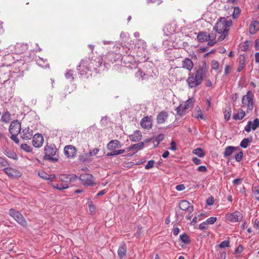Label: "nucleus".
<instances>
[{"instance_id":"obj_1","label":"nucleus","mask_w":259,"mask_h":259,"mask_svg":"<svg viewBox=\"0 0 259 259\" xmlns=\"http://www.w3.org/2000/svg\"><path fill=\"white\" fill-rule=\"evenodd\" d=\"M207 70L201 66L194 73H189L187 79V83L189 88H195L200 85L206 76Z\"/></svg>"},{"instance_id":"obj_2","label":"nucleus","mask_w":259,"mask_h":259,"mask_svg":"<svg viewBox=\"0 0 259 259\" xmlns=\"http://www.w3.org/2000/svg\"><path fill=\"white\" fill-rule=\"evenodd\" d=\"M231 19L221 18L216 23L214 29L218 34V40L223 41L228 35L229 27L232 25Z\"/></svg>"},{"instance_id":"obj_3","label":"nucleus","mask_w":259,"mask_h":259,"mask_svg":"<svg viewBox=\"0 0 259 259\" xmlns=\"http://www.w3.org/2000/svg\"><path fill=\"white\" fill-rule=\"evenodd\" d=\"M254 95L250 91H248L246 95L242 99V107L246 108L247 112L251 111L254 106Z\"/></svg>"},{"instance_id":"obj_4","label":"nucleus","mask_w":259,"mask_h":259,"mask_svg":"<svg viewBox=\"0 0 259 259\" xmlns=\"http://www.w3.org/2000/svg\"><path fill=\"white\" fill-rule=\"evenodd\" d=\"M103 61V58L101 56H98L95 57L94 59L93 58L91 60L90 58L86 59L81 62L80 66H85L89 63L88 69L93 68L96 70L102 65Z\"/></svg>"},{"instance_id":"obj_5","label":"nucleus","mask_w":259,"mask_h":259,"mask_svg":"<svg viewBox=\"0 0 259 259\" xmlns=\"http://www.w3.org/2000/svg\"><path fill=\"white\" fill-rule=\"evenodd\" d=\"M168 74L172 79L181 80L185 78L186 73L181 67H172L168 70Z\"/></svg>"},{"instance_id":"obj_6","label":"nucleus","mask_w":259,"mask_h":259,"mask_svg":"<svg viewBox=\"0 0 259 259\" xmlns=\"http://www.w3.org/2000/svg\"><path fill=\"white\" fill-rule=\"evenodd\" d=\"M56 151L57 148L55 145H46L45 147V159L51 160L54 162L57 161L58 159L53 157V156L55 155Z\"/></svg>"},{"instance_id":"obj_7","label":"nucleus","mask_w":259,"mask_h":259,"mask_svg":"<svg viewBox=\"0 0 259 259\" xmlns=\"http://www.w3.org/2000/svg\"><path fill=\"white\" fill-rule=\"evenodd\" d=\"M225 217L228 222L234 223L241 221L243 215L240 211H233L227 213Z\"/></svg>"},{"instance_id":"obj_8","label":"nucleus","mask_w":259,"mask_h":259,"mask_svg":"<svg viewBox=\"0 0 259 259\" xmlns=\"http://www.w3.org/2000/svg\"><path fill=\"white\" fill-rule=\"evenodd\" d=\"M79 180L84 186H93L95 184L93 176L89 174H82L79 177Z\"/></svg>"},{"instance_id":"obj_9","label":"nucleus","mask_w":259,"mask_h":259,"mask_svg":"<svg viewBox=\"0 0 259 259\" xmlns=\"http://www.w3.org/2000/svg\"><path fill=\"white\" fill-rule=\"evenodd\" d=\"M10 214L19 224L23 226H26L27 222L20 211H10Z\"/></svg>"},{"instance_id":"obj_10","label":"nucleus","mask_w":259,"mask_h":259,"mask_svg":"<svg viewBox=\"0 0 259 259\" xmlns=\"http://www.w3.org/2000/svg\"><path fill=\"white\" fill-rule=\"evenodd\" d=\"M4 171L9 177L12 178L20 177L22 175L19 170L10 167L5 168Z\"/></svg>"},{"instance_id":"obj_11","label":"nucleus","mask_w":259,"mask_h":259,"mask_svg":"<svg viewBox=\"0 0 259 259\" xmlns=\"http://www.w3.org/2000/svg\"><path fill=\"white\" fill-rule=\"evenodd\" d=\"M181 65L182 66L181 67L183 70L186 69L190 73L191 72L194 65L193 61L188 58L184 59L182 61Z\"/></svg>"},{"instance_id":"obj_12","label":"nucleus","mask_w":259,"mask_h":259,"mask_svg":"<svg viewBox=\"0 0 259 259\" xmlns=\"http://www.w3.org/2000/svg\"><path fill=\"white\" fill-rule=\"evenodd\" d=\"M11 134L18 135L21 131V124L18 120H14L11 122L9 127Z\"/></svg>"},{"instance_id":"obj_13","label":"nucleus","mask_w":259,"mask_h":259,"mask_svg":"<svg viewBox=\"0 0 259 259\" xmlns=\"http://www.w3.org/2000/svg\"><path fill=\"white\" fill-rule=\"evenodd\" d=\"M64 153L68 158H74L76 154V149L72 145L66 146L64 148Z\"/></svg>"},{"instance_id":"obj_14","label":"nucleus","mask_w":259,"mask_h":259,"mask_svg":"<svg viewBox=\"0 0 259 259\" xmlns=\"http://www.w3.org/2000/svg\"><path fill=\"white\" fill-rule=\"evenodd\" d=\"M44 143L43 136L40 134H37L33 136L32 145L36 148L40 147Z\"/></svg>"},{"instance_id":"obj_15","label":"nucleus","mask_w":259,"mask_h":259,"mask_svg":"<svg viewBox=\"0 0 259 259\" xmlns=\"http://www.w3.org/2000/svg\"><path fill=\"white\" fill-rule=\"evenodd\" d=\"M141 125L145 129H150L152 125L151 116H144L141 120Z\"/></svg>"},{"instance_id":"obj_16","label":"nucleus","mask_w":259,"mask_h":259,"mask_svg":"<svg viewBox=\"0 0 259 259\" xmlns=\"http://www.w3.org/2000/svg\"><path fill=\"white\" fill-rule=\"evenodd\" d=\"M59 178L61 181L64 183L63 184H68V183L73 181L77 177L74 174H62Z\"/></svg>"},{"instance_id":"obj_17","label":"nucleus","mask_w":259,"mask_h":259,"mask_svg":"<svg viewBox=\"0 0 259 259\" xmlns=\"http://www.w3.org/2000/svg\"><path fill=\"white\" fill-rule=\"evenodd\" d=\"M20 133L21 137L25 140L30 139L33 134V130L30 129L29 127L23 129L22 132Z\"/></svg>"},{"instance_id":"obj_18","label":"nucleus","mask_w":259,"mask_h":259,"mask_svg":"<svg viewBox=\"0 0 259 259\" xmlns=\"http://www.w3.org/2000/svg\"><path fill=\"white\" fill-rule=\"evenodd\" d=\"M168 117V113L165 111L160 112L157 116L156 120L158 124H163L167 120Z\"/></svg>"},{"instance_id":"obj_19","label":"nucleus","mask_w":259,"mask_h":259,"mask_svg":"<svg viewBox=\"0 0 259 259\" xmlns=\"http://www.w3.org/2000/svg\"><path fill=\"white\" fill-rule=\"evenodd\" d=\"M217 33L214 32H211L209 33H207V39L208 43L207 45L209 46H212L217 42H220L222 41H219L218 38L217 39Z\"/></svg>"},{"instance_id":"obj_20","label":"nucleus","mask_w":259,"mask_h":259,"mask_svg":"<svg viewBox=\"0 0 259 259\" xmlns=\"http://www.w3.org/2000/svg\"><path fill=\"white\" fill-rule=\"evenodd\" d=\"M179 207L181 210H191L193 209V206L187 200H182L179 203Z\"/></svg>"},{"instance_id":"obj_21","label":"nucleus","mask_w":259,"mask_h":259,"mask_svg":"<svg viewBox=\"0 0 259 259\" xmlns=\"http://www.w3.org/2000/svg\"><path fill=\"white\" fill-rule=\"evenodd\" d=\"M121 147L120 142L118 140H112L109 142L107 146V148L109 150H113L115 149H118Z\"/></svg>"},{"instance_id":"obj_22","label":"nucleus","mask_w":259,"mask_h":259,"mask_svg":"<svg viewBox=\"0 0 259 259\" xmlns=\"http://www.w3.org/2000/svg\"><path fill=\"white\" fill-rule=\"evenodd\" d=\"M238 63L239 65L237 70L239 72L243 69L246 63V59L244 55H239L238 58Z\"/></svg>"},{"instance_id":"obj_23","label":"nucleus","mask_w":259,"mask_h":259,"mask_svg":"<svg viewBox=\"0 0 259 259\" xmlns=\"http://www.w3.org/2000/svg\"><path fill=\"white\" fill-rule=\"evenodd\" d=\"M259 29V22L257 21H253L249 27V31L251 34H255Z\"/></svg>"},{"instance_id":"obj_24","label":"nucleus","mask_w":259,"mask_h":259,"mask_svg":"<svg viewBox=\"0 0 259 259\" xmlns=\"http://www.w3.org/2000/svg\"><path fill=\"white\" fill-rule=\"evenodd\" d=\"M142 138V133L139 130H136L130 136V139L132 142H138Z\"/></svg>"},{"instance_id":"obj_25","label":"nucleus","mask_w":259,"mask_h":259,"mask_svg":"<svg viewBox=\"0 0 259 259\" xmlns=\"http://www.w3.org/2000/svg\"><path fill=\"white\" fill-rule=\"evenodd\" d=\"M118 255L120 259H122L125 256L126 253V246L124 243H122L118 249Z\"/></svg>"},{"instance_id":"obj_26","label":"nucleus","mask_w":259,"mask_h":259,"mask_svg":"<svg viewBox=\"0 0 259 259\" xmlns=\"http://www.w3.org/2000/svg\"><path fill=\"white\" fill-rule=\"evenodd\" d=\"M176 31L175 27L172 26L171 24H167L163 28V31L166 35H169L173 34Z\"/></svg>"},{"instance_id":"obj_27","label":"nucleus","mask_w":259,"mask_h":259,"mask_svg":"<svg viewBox=\"0 0 259 259\" xmlns=\"http://www.w3.org/2000/svg\"><path fill=\"white\" fill-rule=\"evenodd\" d=\"M245 115V112L241 109H238L237 113L235 114L233 118L234 120H241Z\"/></svg>"},{"instance_id":"obj_28","label":"nucleus","mask_w":259,"mask_h":259,"mask_svg":"<svg viewBox=\"0 0 259 259\" xmlns=\"http://www.w3.org/2000/svg\"><path fill=\"white\" fill-rule=\"evenodd\" d=\"M237 149L233 146L227 147L224 152V157L227 158L230 156Z\"/></svg>"},{"instance_id":"obj_29","label":"nucleus","mask_w":259,"mask_h":259,"mask_svg":"<svg viewBox=\"0 0 259 259\" xmlns=\"http://www.w3.org/2000/svg\"><path fill=\"white\" fill-rule=\"evenodd\" d=\"M197 38L200 42L207 41V33L206 32H200L198 33Z\"/></svg>"},{"instance_id":"obj_30","label":"nucleus","mask_w":259,"mask_h":259,"mask_svg":"<svg viewBox=\"0 0 259 259\" xmlns=\"http://www.w3.org/2000/svg\"><path fill=\"white\" fill-rule=\"evenodd\" d=\"M252 137H248L247 138H245L242 140L240 143V146L243 148H246L248 145L252 142Z\"/></svg>"},{"instance_id":"obj_31","label":"nucleus","mask_w":259,"mask_h":259,"mask_svg":"<svg viewBox=\"0 0 259 259\" xmlns=\"http://www.w3.org/2000/svg\"><path fill=\"white\" fill-rule=\"evenodd\" d=\"M53 187L57 190H62L63 189H65L68 188V184H63L61 183L60 184H58L57 183H53L52 184Z\"/></svg>"},{"instance_id":"obj_32","label":"nucleus","mask_w":259,"mask_h":259,"mask_svg":"<svg viewBox=\"0 0 259 259\" xmlns=\"http://www.w3.org/2000/svg\"><path fill=\"white\" fill-rule=\"evenodd\" d=\"M195 102L193 98L189 99L184 104H183L184 110H187L189 108L192 107Z\"/></svg>"},{"instance_id":"obj_33","label":"nucleus","mask_w":259,"mask_h":259,"mask_svg":"<svg viewBox=\"0 0 259 259\" xmlns=\"http://www.w3.org/2000/svg\"><path fill=\"white\" fill-rule=\"evenodd\" d=\"M11 120V114L8 111L4 112L2 117L1 120L3 122L8 123Z\"/></svg>"},{"instance_id":"obj_34","label":"nucleus","mask_w":259,"mask_h":259,"mask_svg":"<svg viewBox=\"0 0 259 259\" xmlns=\"http://www.w3.org/2000/svg\"><path fill=\"white\" fill-rule=\"evenodd\" d=\"M144 143L143 142H139L138 143L133 145L128 148L129 150H141L144 148Z\"/></svg>"},{"instance_id":"obj_35","label":"nucleus","mask_w":259,"mask_h":259,"mask_svg":"<svg viewBox=\"0 0 259 259\" xmlns=\"http://www.w3.org/2000/svg\"><path fill=\"white\" fill-rule=\"evenodd\" d=\"M193 153L197 155L200 157H203L205 156V153L200 148H197L193 150Z\"/></svg>"},{"instance_id":"obj_36","label":"nucleus","mask_w":259,"mask_h":259,"mask_svg":"<svg viewBox=\"0 0 259 259\" xmlns=\"http://www.w3.org/2000/svg\"><path fill=\"white\" fill-rule=\"evenodd\" d=\"M231 112L232 110L230 107H228L227 108L225 109V111L224 112V117L227 121H228L230 119L231 115Z\"/></svg>"},{"instance_id":"obj_37","label":"nucleus","mask_w":259,"mask_h":259,"mask_svg":"<svg viewBox=\"0 0 259 259\" xmlns=\"http://www.w3.org/2000/svg\"><path fill=\"white\" fill-rule=\"evenodd\" d=\"M180 240L186 244H188L190 242L189 236L186 234L181 235L180 236Z\"/></svg>"},{"instance_id":"obj_38","label":"nucleus","mask_w":259,"mask_h":259,"mask_svg":"<svg viewBox=\"0 0 259 259\" xmlns=\"http://www.w3.org/2000/svg\"><path fill=\"white\" fill-rule=\"evenodd\" d=\"M193 116L196 118L203 119V114L201 109L199 108L196 109L193 113Z\"/></svg>"},{"instance_id":"obj_39","label":"nucleus","mask_w":259,"mask_h":259,"mask_svg":"<svg viewBox=\"0 0 259 259\" xmlns=\"http://www.w3.org/2000/svg\"><path fill=\"white\" fill-rule=\"evenodd\" d=\"M176 110L178 114L180 115V116L183 115L186 111V110H184L183 104H181L179 107H178L176 109Z\"/></svg>"},{"instance_id":"obj_40","label":"nucleus","mask_w":259,"mask_h":259,"mask_svg":"<svg viewBox=\"0 0 259 259\" xmlns=\"http://www.w3.org/2000/svg\"><path fill=\"white\" fill-rule=\"evenodd\" d=\"M240 12H241V10L239 7H235L234 9L233 17L234 19L237 18L240 15Z\"/></svg>"},{"instance_id":"obj_41","label":"nucleus","mask_w":259,"mask_h":259,"mask_svg":"<svg viewBox=\"0 0 259 259\" xmlns=\"http://www.w3.org/2000/svg\"><path fill=\"white\" fill-rule=\"evenodd\" d=\"M8 157L14 159L17 158L16 154L13 152L7 151L5 153Z\"/></svg>"},{"instance_id":"obj_42","label":"nucleus","mask_w":259,"mask_h":259,"mask_svg":"<svg viewBox=\"0 0 259 259\" xmlns=\"http://www.w3.org/2000/svg\"><path fill=\"white\" fill-rule=\"evenodd\" d=\"M257 127H259V120L257 118H255L253 122H252L251 129L255 130Z\"/></svg>"},{"instance_id":"obj_43","label":"nucleus","mask_w":259,"mask_h":259,"mask_svg":"<svg viewBox=\"0 0 259 259\" xmlns=\"http://www.w3.org/2000/svg\"><path fill=\"white\" fill-rule=\"evenodd\" d=\"M229 246H230V241L229 240H225V241L222 242L219 244V247L221 248L229 247Z\"/></svg>"},{"instance_id":"obj_44","label":"nucleus","mask_w":259,"mask_h":259,"mask_svg":"<svg viewBox=\"0 0 259 259\" xmlns=\"http://www.w3.org/2000/svg\"><path fill=\"white\" fill-rule=\"evenodd\" d=\"M9 165L7 161L3 157H0V168Z\"/></svg>"},{"instance_id":"obj_45","label":"nucleus","mask_w":259,"mask_h":259,"mask_svg":"<svg viewBox=\"0 0 259 259\" xmlns=\"http://www.w3.org/2000/svg\"><path fill=\"white\" fill-rule=\"evenodd\" d=\"M217 221V218L212 217L206 220L205 221L208 225H212L213 224Z\"/></svg>"},{"instance_id":"obj_46","label":"nucleus","mask_w":259,"mask_h":259,"mask_svg":"<svg viewBox=\"0 0 259 259\" xmlns=\"http://www.w3.org/2000/svg\"><path fill=\"white\" fill-rule=\"evenodd\" d=\"M155 163L154 160H149L147 164L145 165V168L146 169H149L152 168L154 166V164Z\"/></svg>"},{"instance_id":"obj_47","label":"nucleus","mask_w":259,"mask_h":259,"mask_svg":"<svg viewBox=\"0 0 259 259\" xmlns=\"http://www.w3.org/2000/svg\"><path fill=\"white\" fill-rule=\"evenodd\" d=\"M21 148L26 152H30L32 150L31 147L26 144H23L21 145Z\"/></svg>"},{"instance_id":"obj_48","label":"nucleus","mask_w":259,"mask_h":259,"mask_svg":"<svg viewBox=\"0 0 259 259\" xmlns=\"http://www.w3.org/2000/svg\"><path fill=\"white\" fill-rule=\"evenodd\" d=\"M243 155V153L242 151H240L239 153H238L237 154H236L235 156V158L236 160L238 162L240 161L242 159Z\"/></svg>"},{"instance_id":"obj_49","label":"nucleus","mask_w":259,"mask_h":259,"mask_svg":"<svg viewBox=\"0 0 259 259\" xmlns=\"http://www.w3.org/2000/svg\"><path fill=\"white\" fill-rule=\"evenodd\" d=\"M208 225L205 222H204L200 224L199 226V229L201 230H204L208 229Z\"/></svg>"},{"instance_id":"obj_50","label":"nucleus","mask_w":259,"mask_h":259,"mask_svg":"<svg viewBox=\"0 0 259 259\" xmlns=\"http://www.w3.org/2000/svg\"><path fill=\"white\" fill-rule=\"evenodd\" d=\"M212 68L215 70L219 68V63L218 61L213 60L211 62Z\"/></svg>"},{"instance_id":"obj_51","label":"nucleus","mask_w":259,"mask_h":259,"mask_svg":"<svg viewBox=\"0 0 259 259\" xmlns=\"http://www.w3.org/2000/svg\"><path fill=\"white\" fill-rule=\"evenodd\" d=\"M99 152V149L98 148H96V149H94L90 151L89 153V155L90 156H95Z\"/></svg>"},{"instance_id":"obj_52","label":"nucleus","mask_w":259,"mask_h":259,"mask_svg":"<svg viewBox=\"0 0 259 259\" xmlns=\"http://www.w3.org/2000/svg\"><path fill=\"white\" fill-rule=\"evenodd\" d=\"M251 124H252V121H248L247 122V125L245 127V131L246 132L249 133V132H250L251 128Z\"/></svg>"},{"instance_id":"obj_53","label":"nucleus","mask_w":259,"mask_h":259,"mask_svg":"<svg viewBox=\"0 0 259 259\" xmlns=\"http://www.w3.org/2000/svg\"><path fill=\"white\" fill-rule=\"evenodd\" d=\"M214 203V198L213 196H209L206 200V203L208 205H211Z\"/></svg>"},{"instance_id":"obj_54","label":"nucleus","mask_w":259,"mask_h":259,"mask_svg":"<svg viewBox=\"0 0 259 259\" xmlns=\"http://www.w3.org/2000/svg\"><path fill=\"white\" fill-rule=\"evenodd\" d=\"M253 194L255 198L259 200V189L257 187H255L253 191Z\"/></svg>"},{"instance_id":"obj_55","label":"nucleus","mask_w":259,"mask_h":259,"mask_svg":"<svg viewBox=\"0 0 259 259\" xmlns=\"http://www.w3.org/2000/svg\"><path fill=\"white\" fill-rule=\"evenodd\" d=\"M18 135L11 134V139L13 140L16 143L18 144L19 142V140L17 137Z\"/></svg>"},{"instance_id":"obj_56","label":"nucleus","mask_w":259,"mask_h":259,"mask_svg":"<svg viewBox=\"0 0 259 259\" xmlns=\"http://www.w3.org/2000/svg\"><path fill=\"white\" fill-rule=\"evenodd\" d=\"M164 138V136L163 134L159 135L155 139L156 142L159 143L160 141H162Z\"/></svg>"},{"instance_id":"obj_57","label":"nucleus","mask_w":259,"mask_h":259,"mask_svg":"<svg viewBox=\"0 0 259 259\" xmlns=\"http://www.w3.org/2000/svg\"><path fill=\"white\" fill-rule=\"evenodd\" d=\"M185 189V186L184 184H180L176 187V189L179 191H183Z\"/></svg>"},{"instance_id":"obj_58","label":"nucleus","mask_w":259,"mask_h":259,"mask_svg":"<svg viewBox=\"0 0 259 259\" xmlns=\"http://www.w3.org/2000/svg\"><path fill=\"white\" fill-rule=\"evenodd\" d=\"M197 170L200 172H205L207 171V168L205 166L201 165V166H199L197 168Z\"/></svg>"},{"instance_id":"obj_59","label":"nucleus","mask_w":259,"mask_h":259,"mask_svg":"<svg viewBox=\"0 0 259 259\" xmlns=\"http://www.w3.org/2000/svg\"><path fill=\"white\" fill-rule=\"evenodd\" d=\"M56 178V176L54 175H48L47 174L46 178L44 179L50 180L51 181H53Z\"/></svg>"},{"instance_id":"obj_60","label":"nucleus","mask_w":259,"mask_h":259,"mask_svg":"<svg viewBox=\"0 0 259 259\" xmlns=\"http://www.w3.org/2000/svg\"><path fill=\"white\" fill-rule=\"evenodd\" d=\"M248 41H245L244 44L241 46V48L242 51H245L248 49Z\"/></svg>"},{"instance_id":"obj_61","label":"nucleus","mask_w":259,"mask_h":259,"mask_svg":"<svg viewBox=\"0 0 259 259\" xmlns=\"http://www.w3.org/2000/svg\"><path fill=\"white\" fill-rule=\"evenodd\" d=\"M38 175L42 179H45V178H46L47 177V174L46 173L45 171H38Z\"/></svg>"},{"instance_id":"obj_62","label":"nucleus","mask_w":259,"mask_h":259,"mask_svg":"<svg viewBox=\"0 0 259 259\" xmlns=\"http://www.w3.org/2000/svg\"><path fill=\"white\" fill-rule=\"evenodd\" d=\"M242 180L241 179H236L233 180V184L234 185H238L240 184L242 182Z\"/></svg>"},{"instance_id":"obj_63","label":"nucleus","mask_w":259,"mask_h":259,"mask_svg":"<svg viewBox=\"0 0 259 259\" xmlns=\"http://www.w3.org/2000/svg\"><path fill=\"white\" fill-rule=\"evenodd\" d=\"M231 71V67L229 65H226L225 68V74L226 75H228Z\"/></svg>"},{"instance_id":"obj_64","label":"nucleus","mask_w":259,"mask_h":259,"mask_svg":"<svg viewBox=\"0 0 259 259\" xmlns=\"http://www.w3.org/2000/svg\"><path fill=\"white\" fill-rule=\"evenodd\" d=\"M88 205L90 210H93L95 209V206L92 201H88Z\"/></svg>"}]
</instances>
